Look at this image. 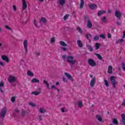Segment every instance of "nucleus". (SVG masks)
Listing matches in <instances>:
<instances>
[{
  "instance_id": "nucleus-1",
  "label": "nucleus",
  "mask_w": 125,
  "mask_h": 125,
  "mask_svg": "<svg viewBox=\"0 0 125 125\" xmlns=\"http://www.w3.org/2000/svg\"><path fill=\"white\" fill-rule=\"evenodd\" d=\"M62 58L63 60H65L66 58L67 62L72 65H74L76 63V60H73L74 59V57L72 56H66V55H63L62 56Z\"/></svg>"
},
{
  "instance_id": "nucleus-2",
  "label": "nucleus",
  "mask_w": 125,
  "mask_h": 125,
  "mask_svg": "<svg viewBox=\"0 0 125 125\" xmlns=\"http://www.w3.org/2000/svg\"><path fill=\"white\" fill-rule=\"evenodd\" d=\"M110 80L111 83L113 86V88H116V86L117 85V84H118V83H119V82L116 81V77H115V76H111Z\"/></svg>"
},
{
  "instance_id": "nucleus-3",
  "label": "nucleus",
  "mask_w": 125,
  "mask_h": 125,
  "mask_svg": "<svg viewBox=\"0 0 125 125\" xmlns=\"http://www.w3.org/2000/svg\"><path fill=\"white\" fill-rule=\"evenodd\" d=\"M7 111V109L5 107L1 109V111L0 112V118L1 119H3L4 117H5V115H6Z\"/></svg>"
},
{
  "instance_id": "nucleus-4",
  "label": "nucleus",
  "mask_w": 125,
  "mask_h": 125,
  "mask_svg": "<svg viewBox=\"0 0 125 125\" xmlns=\"http://www.w3.org/2000/svg\"><path fill=\"white\" fill-rule=\"evenodd\" d=\"M8 81L9 83H15V82H16V78L12 75H10L9 77Z\"/></svg>"
},
{
  "instance_id": "nucleus-5",
  "label": "nucleus",
  "mask_w": 125,
  "mask_h": 125,
  "mask_svg": "<svg viewBox=\"0 0 125 125\" xmlns=\"http://www.w3.org/2000/svg\"><path fill=\"white\" fill-rule=\"evenodd\" d=\"M23 46L25 50V54H28V41L25 40L23 42Z\"/></svg>"
},
{
  "instance_id": "nucleus-6",
  "label": "nucleus",
  "mask_w": 125,
  "mask_h": 125,
  "mask_svg": "<svg viewBox=\"0 0 125 125\" xmlns=\"http://www.w3.org/2000/svg\"><path fill=\"white\" fill-rule=\"evenodd\" d=\"M115 16L119 20H121V18H122V13L120 11H116L115 13Z\"/></svg>"
},
{
  "instance_id": "nucleus-7",
  "label": "nucleus",
  "mask_w": 125,
  "mask_h": 125,
  "mask_svg": "<svg viewBox=\"0 0 125 125\" xmlns=\"http://www.w3.org/2000/svg\"><path fill=\"white\" fill-rule=\"evenodd\" d=\"M96 82V78H95V77H94L93 78V79H91L90 83V85L91 87H94V85H95Z\"/></svg>"
},
{
  "instance_id": "nucleus-8",
  "label": "nucleus",
  "mask_w": 125,
  "mask_h": 125,
  "mask_svg": "<svg viewBox=\"0 0 125 125\" xmlns=\"http://www.w3.org/2000/svg\"><path fill=\"white\" fill-rule=\"evenodd\" d=\"M88 63L90 66H92V67L96 65V63L95 62H94V61H93V60L91 59H89L88 60Z\"/></svg>"
},
{
  "instance_id": "nucleus-9",
  "label": "nucleus",
  "mask_w": 125,
  "mask_h": 125,
  "mask_svg": "<svg viewBox=\"0 0 125 125\" xmlns=\"http://www.w3.org/2000/svg\"><path fill=\"white\" fill-rule=\"evenodd\" d=\"M64 75L66 76V78H67L68 80L71 81V82H74V79H73L72 75H70V74L65 72Z\"/></svg>"
},
{
  "instance_id": "nucleus-10",
  "label": "nucleus",
  "mask_w": 125,
  "mask_h": 125,
  "mask_svg": "<svg viewBox=\"0 0 125 125\" xmlns=\"http://www.w3.org/2000/svg\"><path fill=\"white\" fill-rule=\"evenodd\" d=\"M22 10H25L27 8V2H26V0H22Z\"/></svg>"
},
{
  "instance_id": "nucleus-11",
  "label": "nucleus",
  "mask_w": 125,
  "mask_h": 125,
  "mask_svg": "<svg viewBox=\"0 0 125 125\" xmlns=\"http://www.w3.org/2000/svg\"><path fill=\"white\" fill-rule=\"evenodd\" d=\"M97 7V5L95 4H90L89 5V8L90 9L93 10V9H95Z\"/></svg>"
},
{
  "instance_id": "nucleus-12",
  "label": "nucleus",
  "mask_w": 125,
  "mask_h": 125,
  "mask_svg": "<svg viewBox=\"0 0 125 125\" xmlns=\"http://www.w3.org/2000/svg\"><path fill=\"white\" fill-rule=\"evenodd\" d=\"M1 59L2 60H3V61H6L7 63H9V59L8 58V57L6 56H2Z\"/></svg>"
},
{
  "instance_id": "nucleus-13",
  "label": "nucleus",
  "mask_w": 125,
  "mask_h": 125,
  "mask_svg": "<svg viewBox=\"0 0 125 125\" xmlns=\"http://www.w3.org/2000/svg\"><path fill=\"white\" fill-rule=\"evenodd\" d=\"M121 118H122V120H121V123L123 125H125V113H123L121 115Z\"/></svg>"
},
{
  "instance_id": "nucleus-14",
  "label": "nucleus",
  "mask_w": 125,
  "mask_h": 125,
  "mask_svg": "<svg viewBox=\"0 0 125 125\" xmlns=\"http://www.w3.org/2000/svg\"><path fill=\"white\" fill-rule=\"evenodd\" d=\"M87 27L89 28V29H91L92 28V23H91V21L90 20H88L87 22Z\"/></svg>"
},
{
  "instance_id": "nucleus-15",
  "label": "nucleus",
  "mask_w": 125,
  "mask_h": 125,
  "mask_svg": "<svg viewBox=\"0 0 125 125\" xmlns=\"http://www.w3.org/2000/svg\"><path fill=\"white\" fill-rule=\"evenodd\" d=\"M2 86H4V83H3L2 81L0 83V92L1 93H4V91H3V89H1Z\"/></svg>"
},
{
  "instance_id": "nucleus-16",
  "label": "nucleus",
  "mask_w": 125,
  "mask_h": 125,
  "mask_svg": "<svg viewBox=\"0 0 125 125\" xmlns=\"http://www.w3.org/2000/svg\"><path fill=\"white\" fill-rule=\"evenodd\" d=\"M112 70H113V67L111 65L108 66L107 73L108 74H112V73H113V71H112Z\"/></svg>"
},
{
  "instance_id": "nucleus-17",
  "label": "nucleus",
  "mask_w": 125,
  "mask_h": 125,
  "mask_svg": "<svg viewBox=\"0 0 125 125\" xmlns=\"http://www.w3.org/2000/svg\"><path fill=\"white\" fill-rule=\"evenodd\" d=\"M106 11L104 10H101L98 12V16H101L103 14H105Z\"/></svg>"
},
{
  "instance_id": "nucleus-18",
  "label": "nucleus",
  "mask_w": 125,
  "mask_h": 125,
  "mask_svg": "<svg viewBox=\"0 0 125 125\" xmlns=\"http://www.w3.org/2000/svg\"><path fill=\"white\" fill-rule=\"evenodd\" d=\"M40 91H34L31 93V94H34V95H39L41 93V88H39Z\"/></svg>"
},
{
  "instance_id": "nucleus-19",
  "label": "nucleus",
  "mask_w": 125,
  "mask_h": 125,
  "mask_svg": "<svg viewBox=\"0 0 125 125\" xmlns=\"http://www.w3.org/2000/svg\"><path fill=\"white\" fill-rule=\"evenodd\" d=\"M31 83H40V80H39L37 78H33L31 80Z\"/></svg>"
},
{
  "instance_id": "nucleus-20",
  "label": "nucleus",
  "mask_w": 125,
  "mask_h": 125,
  "mask_svg": "<svg viewBox=\"0 0 125 125\" xmlns=\"http://www.w3.org/2000/svg\"><path fill=\"white\" fill-rule=\"evenodd\" d=\"M84 4V1L83 0H81L80 5V8L81 9L83 8Z\"/></svg>"
},
{
  "instance_id": "nucleus-21",
  "label": "nucleus",
  "mask_w": 125,
  "mask_h": 125,
  "mask_svg": "<svg viewBox=\"0 0 125 125\" xmlns=\"http://www.w3.org/2000/svg\"><path fill=\"white\" fill-rule=\"evenodd\" d=\"M27 75L30 77H34V73L31 72L30 70L27 71Z\"/></svg>"
},
{
  "instance_id": "nucleus-22",
  "label": "nucleus",
  "mask_w": 125,
  "mask_h": 125,
  "mask_svg": "<svg viewBox=\"0 0 125 125\" xmlns=\"http://www.w3.org/2000/svg\"><path fill=\"white\" fill-rule=\"evenodd\" d=\"M77 44L79 47H82L83 46V43H82V41H81V40L77 41Z\"/></svg>"
},
{
  "instance_id": "nucleus-23",
  "label": "nucleus",
  "mask_w": 125,
  "mask_h": 125,
  "mask_svg": "<svg viewBox=\"0 0 125 125\" xmlns=\"http://www.w3.org/2000/svg\"><path fill=\"white\" fill-rule=\"evenodd\" d=\"M60 1V5H62V6H63V5H64V4H65L66 1L65 0H59Z\"/></svg>"
},
{
  "instance_id": "nucleus-24",
  "label": "nucleus",
  "mask_w": 125,
  "mask_h": 125,
  "mask_svg": "<svg viewBox=\"0 0 125 125\" xmlns=\"http://www.w3.org/2000/svg\"><path fill=\"white\" fill-rule=\"evenodd\" d=\"M112 124H113L114 125H119L118 120L117 119H113V120H112Z\"/></svg>"
},
{
  "instance_id": "nucleus-25",
  "label": "nucleus",
  "mask_w": 125,
  "mask_h": 125,
  "mask_svg": "<svg viewBox=\"0 0 125 125\" xmlns=\"http://www.w3.org/2000/svg\"><path fill=\"white\" fill-rule=\"evenodd\" d=\"M60 44L62 45V46H67V44L64 42V41H61L60 42Z\"/></svg>"
},
{
  "instance_id": "nucleus-26",
  "label": "nucleus",
  "mask_w": 125,
  "mask_h": 125,
  "mask_svg": "<svg viewBox=\"0 0 125 125\" xmlns=\"http://www.w3.org/2000/svg\"><path fill=\"white\" fill-rule=\"evenodd\" d=\"M39 112L41 114H43V113H45L46 112V111L45 110H43V108H40L39 109Z\"/></svg>"
},
{
  "instance_id": "nucleus-27",
  "label": "nucleus",
  "mask_w": 125,
  "mask_h": 125,
  "mask_svg": "<svg viewBox=\"0 0 125 125\" xmlns=\"http://www.w3.org/2000/svg\"><path fill=\"white\" fill-rule=\"evenodd\" d=\"M95 49L97 50V49H99V48H100V44H99V43H96L95 44Z\"/></svg>"
},
{
  "instance_id": "nucleus-28",
  "label": "nucleus",
  "mask_w": 125,
  "mask_h": 125,
  "mask_svg": "<svg viewBox=\"0 0 125 125\" xmlns=\"http://www.w3.org/2000/svg\"><path fill=\"white\" fill-rule=\"evenodd\" d=\"M40 21H42L44 24L46 23V19H45L44 17H42L41 19L40 20Z\"/></svg>"
},
{
  "instance_id": "nucleus-29",
  "label": "nucleus",
  "mask_w": 125,
  "mask_h": 125,
  "mask_svg": "<svg viewBox=\"0 0 125 125\" xmlns=\"http://www.w3.org/2000/svg\"><path fill=\"white\" fill-rule=\"evenodd\" d=\"M78 106L79 107H80V108H82V107H83V102H82V101H79L78 102Z\"/></svg>"
},
{
  "instance_id": "nucleus-30",
  "label": "nucleus",
  "mask_w": 125,
  "mask_h": 125,
  "mask_svg": "<svg viewBox=\"0 0 125 125\" xmlns=\"http://www.w3.org/2000/svg\"><path fill=\"white\" fill-rule=\"evenodd\" d=\"M95 55H96V56L100 60H102V56H101L100 54L96 53L95 54Z\"/></svg>"
},
{
  "instance_id": "nucleus-31",
  "label": "nucleus",
  "mask_w": 125,
  "mask_h": 125,
  "mask_svg": "<svg viewBox=\"0 0 125 125\" xmlns=\"http://www.w3.org/2000/svg\"><path fill=\"white\" fill-rule=\"evenodd\" d=\"M101 20L103 23H106L107 22V19L105 17H104L103 18H102Z\"/></svg>"
},
{
  "instance_id": "nucleus-32",
  "label": "nucleus",
  "mask_w": 125,
  "mask_h": 125,
  "mask_svg": "<svg viewBox=\"0 0 125 125\" xmlns=\"http://www.w3.org/2000/svg\"><path fill=\"white\" fill-rule=\"evenodd\" d=\"M43 83L44 84H46L47 88H49V84H48V83L46 80H43Z\"/></svg>"
},
{
  "instance_id": "nucleus-33",
  "label": "nucleus",
  "mask_w": 125,
  "mask_h": 125,
  "mask_svg": "<svg viewBox=\"0 0 125 125\" xmlns=\"http://www.w3.org/2000/svg\"><path fill=\"white\" fill-rule=\"evenodd\" d=\"M96 118L97 119V120H98L99 122H102V117H101L100 116L97 115Z\"/></svg>"
},
{
  "instance_id": "nucleus-34",
  "label": "nucleus",
  "mask_w": 125,
  "mask_h": 125,
  "mask_svg": "<svg viewBox=\"0 0 125 125\" xmlns=\"http://www.w3.org/2000/svg\"><path fill=\"white\" fill-rule=\"evenodd\" d=\"M104 82L105 85H106V86L108 87V86H109V82H108V81H107V80L106 79L104 80Z\"/></svg>"
},
{
  "instance_id": "nucleus-35",
  "label": "nucleus",
  "mask_w": 125,
  "mask_h": 125,
  "mask_svg": "<svg viewBox=\"0 0 125 125\" xmlns=\"http://www.w3.org/2000/svg\"><path fill=\"white\" fill-rule=\"evenodd\" d=\"M87 46L88 49L90 51H91V52L93 51V49L92 48V47H91V45H87Z\"/></svg>"
},
{
  "instance_id": "nucleus-36",
  "label": "nucleus",
  "mask_w": 125,
  "mask_h": 125,
  "mask_svg": "<svg viewBox=\"0 0 125 125\" xmlns=\"http://www.w3.org/2000/svg\"><path fill=\"white\" fill-rule=\"evenodd\" d=\"M16 100V97L13 96L11 98V101L13 103H14L15 102V100Z\"/></svg>"
},
{
  "instance_id": "nucleus-37",
  "label": "nucleus",
  "mask_w": 125,
  "mask_h": 125,
  "mask_svg": "<svg viewBox=\"0 0 125 125\" xmlns=\"http://www.w3.org/2000/svg\"><path fill=\"white\" fill-rule=\"evenodd\" d=\"M55 42V37L51 38L50 43H54Z\"/></svg>"
},
{
  "instance_id": "nucleus-38",
  "label": "nucleus",
  "mask_w": 125,
  "mask_h": 125,
  "mask_svg": "<svg viewBox=\"0 0 125 125\" xmlns=\"http://www.w3.org/2000/svg\"><path fill=\"white\" fill-rule=\"evenodd\" d=\"M124 42V39H119V40L116 41V43L117 44L120 43V42Z\"/></svg>"
},
{
  "instance_id": "nucleus-39",
  "label": "nucleus",
  "mask_w": 125,
  "mask_h": 125,
  "mask_svg": "<svg viewBox=\"0 0 125 125\" xmlns=\"http://www.w3.org/2000/svg\"><path fill=\"white\" fill-rule=\"evenodd\" d=\"M69 14H66L64 17H63V20H64L65 21H66V20H67V19L68 18V17H69Z\"/></svg>"
},
{
  "instance_id": "nucleus-40",
  "label": "nucleus",
  "mask_w": 125,
  "mask_h": 125,
  "mask_svg": "<svg viewBox=\"0 0 125 125\" xmlns=\"http://www.w3.org/2000/svg\"><path fill=\"white\" fill-rule=\"evenodd\" d=\"M34 54H35V55H36V56H40V55H41V52H39V51H36L34 53Z\"/></svg>"
},
{
  "instance_id": "nucleus-41",
  "label": "nucleus",
  "mask_w": 125,
  "mask_h": 125,
  "mask_svg": "<svg viewBox=\"0 0 125 125\" xmlns=\"http://www.w3.org/2000/svg\"><path fill=\"white\" fill-rule=\"evenodd\" d=\"M25 114H26V111H25L23 110H22L21 113V117H24L25 116Z\"/></svg>"
},
{
  "instance_id": "nucleus-42",
  "label": "nucleus",
  "mask_w": 125,
  "mask_h": 125,
  "mask_svg": "<svg viewBox=\"0 0 125 125\" xmlns=\"http://www.w3.org/2000/svg\"><path fill=\"white\" fill-rule=\"evenodd\" d=\"M77 30L78 31V32L80 33H83V31L82 30V28L80 27H77Z\"/></svg>"
},
{
  "instance_id": "nucleus-43",
  "label": "nucleus",
  "mask_w": 125,
  "mask_h": 125,
  "mask_svg": "<svg viewBox=\"0 0 125 125\" xmlns=\"http://www.w3.org/2000/svg\"><path fill=\"white\" fill-rule=\"evenodd\" d=\"M88 20H89V18H88V16H85L84 17V21L85 22H87V21H88Z\"/></svg>"
},
{
  "instance_id": "nucleus-44",
  "label": "nucleus",
  "mask_w": 125,
  "mask_h": 125,
  "mask_svg": "<svg viewBox=\"0 0 125 125\" xmlns=\"http://www.w3.org/2000/svg\"><path fill=\"white\" fill-rule=\"evenodd\" d=\"M29 105L32 106V107H36V104H35L31 102L29 103Z\"/></svg>"
},
{
  "instance_id": "nucleus-45",
  "label": "nucleus",
  "mask_w": 125,
  "mask_h": 125,
  "mask_svg": "<svg viewBox=\"0 0 125 125\" xmlns=\"http://www.w3.org/2000/svg\"><path fill=\"white\" fill-rule=\"evenodd\" d=\"M5 28L9 31H11V30H12L10 27H9V26H8V25H5Z\"/></svg>"
},
{
  "instance_id": "nucleus-46",
  "label": "nucleus",
  "mask_w": 125,
  "mask_h": 125,
  "mask_svg": "<svg viewBox=\"0 0 125 125\" xmlns=\"http://www.w3.org/2000/svg\"><path fill=\"white\" fill-rule=\"evenodd\" d=\"M62 81L63 82H64V83H67L68 82V80H67L66 79V78H65V77L63 76L62 77Z\"/></svg>"
},
{
  "instance_id": "nucleus-47",
  "label": "nucleus",
  "mask_w": 125,
  "mask_h": 125,
  "mask_svg": "<svg viewBox=\"0 0 125 125\" xmlns=\"http://www.w3.org/2000/svg\"><path fill=\"white\" fill-rule=\"evenodd\" d=\"M91 38V34H86V38L87 40H89V38Z\"/></svg>"
},
{
  "instance_id": "nucleus-48",
  "label": "nucleus",
  "mask_w": 125,
  "mask_h": 125,
  "mask_svg": "<svg viewBox=\"0 0 125 125\" xmlns=\"http://www.w3.org/2000/svg\"><path fill=\"white\" fill-rule=\"evenodd\" d=\"M122 68L123 69L124 71H125V62H122Z\"/></svg>"
},
{
  "instance_id": "nucleus-49",
  "label": "nucleus",
  "mask_w": 125,
  "mask_h": 125,
  "mask_svg": "<svg viewBox=\"0 0 125 125\" xmlns=\"http://www.w3.org/2000/svg\"><path fill=\"white\" fill-rule=\"evenodd\" d=\"M98 40H99V37H98V36H96L94 37V41H98Z\"/></svg>"
},
{
  "instance_id": "nucleus-50",
  "label": "nucleus",
  "mask_w": 125,
  "mask_h": 125,
  "mask_svg": "<svg viewBox=\"0 0 125 125\" xmlns=\"http://www.w3.org/2000/svg\"><path fill=\"white\" fill-rule=\"evenodd\" d=\"M13 9L14 11H16V10H17V8L16 7V6H15V5H13Z\"/></svg>"
},
{
  "instance_id": "nucleus-51",
  "label": "nucleus",
  "mask_w": 125,
  "mask_h": 125,
  "mask_svg": "<svg viewBox=\"0 0 125 125\" xmlns=\"http://www.w3.org/2000/svg\"><path fill=\"white\" fill-rule=\"evenodd\" d=\"M61 48L62 49V50H63V51H67V49L65 47H62Z\"/></svg>"
},
{
  "instance_id": "nucleus-52",
  "label": "nucleus",
  "mask_w": 125,
  "mask_h": 125,
  "mask_svg": "<svg viewBox=\"0 0 125 125\" xmlns=\"http://www.w3.org/2000/svg\"><path fill=\"white\" fill-rule=\"evenodd\" d=\"M33 22L35 27H38V24H37V21H36V20H34Z\"/></svg>"
},
{
  "instance_id": "nucleus-53",
  "label": "nucleus",
  "mask_w": 125,
  "mask_h": 125,
  "mask_svg": "<svg viewBox=\"0 0 125 125\" xmlns=\"http://www.w3.org/2000/svg\"><path fill=\"white\" fill-rule=\"evenodd\" d=\"M53 88L54 89H57V87H56V86H55V85H52L51 86V89H53Z\"/></svg>"
},
{
  "instance_id": "nucleus-54",
  "label": "nucleus",
  "mask_w": 125,
  "mask_h": 125,
  "mask_svg": "<svg viewBox=\"0 0 125 125\" xmlns=\"http://www.w3.org/2000/svg\"><path fill=\"white\" fill-rule=\"evenodd\" d=\"M100 37H101V38H102V39H105V36H104V35H103V34H101V35H100Z\"/></svg>"
},
{
  "instance_id": "nucleus-55",
  "label": "nucleus",
  "mask_w": 125,
  "mask_h": 125,
  "mask_svg": "<svg viewBox=\"0 0 125 125\" xmlns=\"http://www.w3.org/2000/svg\"><path fill=\"white\" fill-rule=\"evenodd\" d=\"M0 65L2 66V67L4 66V64L3 63V62L0 61Z\"/></svg>"
},
{
  "instance_id": "nucleus-56",
  "label": "nucleus",
  "mask_w": 125,
  "mask_h": 125,
  "mask_svg": "<svg viewBox=\"0 0 125 125\" xmlns=\"http://www.w3.org/2000/svg\"><path fill=\"white\" fill-rule=\"evenodd\" d=\"M38 117L39 118L40 121H42V115H39Z\"/></svg>"
},
{
  "instance_id": "nucleus-57",
  "label": "nucleus",
  "mask_w": 125,
  "mask_h": 125,
  "mask_svg": "<svg viewBox=\"0 0 125 125\" xmlns=\"http://www.w3.org/2000/svg\"><path fill=\"white\" fill-rule=\"evenodd\" d=\"M107 38H108V39H111V34H110V33H108V34H107Z\"/></svg>"
},
{
  "instance_id": "nucleus-58",
  "label": "nucleus",
  "mask_w": 125,
  "mask_h": 125,
  "mask_svg": "<svg viewBox=\"0 0 125 125\" xmlns=\"http://www.w3.org/2000/svg\"><path fill=\"white\" fill-rule=\"evenodd\" d=\"M61 111H62V113H64L65 112V108H61Z\"/></svg>"
},
{
  "instance_id": "nucleus-59",
  "label": "nucleus",
  "mask_w": 125,
  "mask_h": 125,
  "mask_svg": "<svg viewBox=\"0 0 125 125\" xmlns=\"http://www.w3.org/2000/svg\"><path fill=\"white\" fill-rule=\"evenodd\" d=\"M122 106H125V99H124V101L122 104Z\"/></svg>"
},
{
  "instance_id": "nucleus-60",
  "label": "nucleus",
  "mask_w": 125,
  "mask_h": 125,
  "mask_svg": "<svg viewBox=\"0 0 125 125\" xmlns=\"http://www.w3.org/2000/svg\"><path fill=\"white\" fill-rule=\"evenodd\" d=\"M123 39H125V31L123 32Z\"/></svg>"
},
{
  "instance_id": "nucleus-61",
  "label": "nucleus",
  "mask_w": 125,
  "mask_h": 125,
  "mask_svg": "<svg viewBox=\"0 0 125 125\" xmlns=\"http://www.w3.org/2000/svg\"><path fill=\"white\" fill-rule=\"evenodd\" d=\"M116 24L118 26H121V23L120 22H119V21H118L116 22Z\"/></svg>"
},
{
  "instance_id": "nucleus-62",
  "label": "nucleus",
  "mask_w": 125,
  "mask_h": 125,
  "mask_svg": "<svg viewBox=\"0 0 125 125\" xmlns=\"http://www.w3.org/2000/svg\"><path fill=\"white\" fill-rule=\"evenodd\" d=\"M21 24H22V25H25L26 24V22L22 21H21Z\"/></svg>"
},
{
  "instance_id": "nucleus-63",
  "label": "nucleus",
  "mask_w": 125,
  "mask_h": 125,
  "mask_svg": "<svg viewBox=\"0 0 125 125\" xmlns=\"http://www.w3.org/2000/svg\"><path fill=\"white\" fill-rule=\"evenodd\" d=\"M56 85H59V82H57L56 83Z\"/></svg>"
},
{
  "instance_id": "nucleus-64",
  "label": "nucleus",
  "mask_w": 125,
  "mask_h": 125,
  "mask_svg": "<svg viewBox=\"0 0 125 125\" xmlns=\"http://www.w3.org/2000/svg\"><path fill=\"white\" fill-rule=\"evenodd\" d=\"M16 113H20V111L19 110H16Z\"/></svg>"
}]
</instances>
